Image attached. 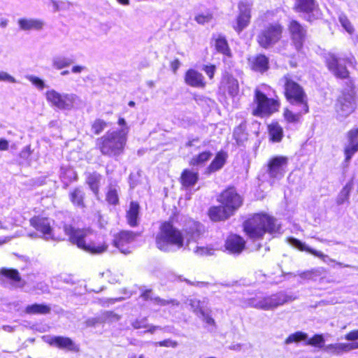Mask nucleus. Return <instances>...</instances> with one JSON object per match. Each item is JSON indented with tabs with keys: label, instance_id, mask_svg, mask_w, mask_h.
<instances>
[{
	"label": "nucleus",
	"instance_id": "nucleus-1",
	"mask_svg": "<svg viewBox=\"0 0 358 358\" xmlns=\"http://www.w3.org/2000/svg\"><path fill=\"white\" fill-rule=\"evenodd\" d=\"M162 239L164 243L158 242V248L164 251H170L171 246L178 249L188 248L191 241H196L201 234L202 226L193 220H188L185 225V236L171 223L166 222L162 226Z\"/></svg>",
	"mask_w": 358,
	"mask_h": 358
},
{
	"label": "nucleus",
	"instance_id": "nucleus-2",
	"mask_svg": "<svg viewBox=\"0 0 358 358\" xmlns=\"http://www.w3.org/2000/svg\"><path fill=\"white\" fill-rule=\"evenodd\" d=\"M64 231L69 242L90 254L100 255L108 250L106 241L89 227L76 228L71 224H65Z\"/></svg>",
	"mask_w": 358,
	"mask_h": 358
},
{
	"label": "nucleus",
	"instance_id": "nucleus-3",
	"mask_svg": "<svg viewBox=\"0 0 358 358\" xmlns=\"http://www.w3.org/2000/svg\"><path fill=\"white\" fill-rule=\"evenodd\" d=\"M128 133L129 127L108 131L96 139L95 149L103 156L117 157L124 152Z\"/></svg>",
	"mask_w": 358,
	"mask_h": 358
},
{
	"label": "nucleus",
	"instance_id": "nucleus-4",
	"mask_svg": "<svg viewBox=\"0 0 358 358\" xmlns=\"http://www.w3.org/2000/svg\"><path fill=\"white\" fill-rule=\"evenodd\" d=\"M244 231L252 239L262 238L266 232L271 234L280 233V224L274 217L267 214L254 215L244 222Z\"/></svg>",
	"mask_w": 358,
	"mask_h": 358
},
{
	"label": "nucleus",
	"instance_id": "nucleus-5",
	"mask_svg": "<svg viewBox=\"0 0 358 358\" xmlns=\"http://www.w3.org/2000/svg\"><path fill=\"white\" fill-rule=\"evenodd\" d=\"M280 83L283 85L287 99L294 107H301L303 113L308 112V99L303 88L289 75L284 76Z\"/></svg>",
	"mask_w": 358,
	"mask_h": 358
},
{
	"label": "nucleus",
	"instance_id": "nucleus-6",
	"mask_svg": "<svg viewBox=\"0 0 358 358\" xmlns=\"http://www.w3.org/2000/svg\"><path fill=\"white\" fill-rule=\"evenodd\" d=\"M280 102L278 99L268 98L261 90L257 88L255 91L251 113L254 116H269L278 110Z\"/></svg>",
	"mask_w": 358,
	"mask_h": 358
},
{
	"label": "nucleus",
	"instance_id": "nucleus-7",
	"mask_svg": "<svg viewBox=\"0 0 358 358\" xmlns=\"http://www.w3.org/2000/svg\"><path fill=\"white\" fill-rule=\"evenodd\" d=\"M283 30V26L278 22L268 23L259 31L257 41L263 48H272L281 40Z\"/></svg>",
	"mask_w": 358,
	"mask_h": 358
},
{
	"label": "nucleus",
	"instance_id": "nucleus-8",
	"mask_svg": "<svg viewBox=\"0 0 358 358\" xmlns=\"http://www.w3.org/2000/svg\"><path fill=\"white\" fill-rule=\"evenodd\" d=\"M294 298L281 292L259 299H252L250 305L255 308L264 310H274L278 306L294 301Z\"/></svg>",
	"mask_w": 358,
	"mask_h": 358
},
{
	"label": "nucleus",
	"instance_id": "nucleus-9",
	"mask_svg": "<svg viewBox=\"0 0 358 358\" xmlns=\"http://www.w3.org/2000/svg\"><path fill=\"white\" fill-rule=\"evenodd\" d=\"M356 102L352 88L343 91L337 99L335 106L336 118L342 120L350 115L355 109Z\"/></svg>",
	"mask_w": 358,
	"mask_h": 358
},
{
	"label": "nucleus",
	"instance_id": "nucleus-10",
	"mask_svg": "<svg viewBox=\"0 0 358 358\" xmlns=\"http://www.w3.org/2000/svg\"><path fill=\"white\" fill-rule=\"evenodd\" d=\"M138 234L130 230H121L116 233L112 241L114 247L120 252L129 255L132 251L133 244L135 242Z\"/></svg>",
	"mask_w": 358,
	"mask_h": 358
},
{
	"label": "nucleus",
	"instance_id": "nucleus-11",
	"mask_svg": "<svg viewBox=\"0 0 358 358\" xmlns=\"http://www.w3.org/2000/svg\"><path fill=\"white\" fill-rule=\"evenodd\" d=\"M345 61L350 66H354L355 59L354 57L350 56L346 58H337L334 55L329 54L327 57V64L329 69L336 76L341 78H345L348 76V71L342 62Z\"/></svg>",
	"mask_w": 358,
	"mask_h": 358
},
{
	"label": "nucleus",
	"instance_id": "nucleus-12",
	"mask_svg": "<svg viewBox=\"0 0 358 358\" xmlns=\"http://www.w3.org/2000/svg\"><path fill=\"white\" fill-rule=\"evenodd\" d=\"M287 29L294 46L297 51H300L306 38V27L300 24L298 21L292 20L289 22Z\"/></svg>",
	"mask_w": 358,
	"mask_h": 358
},
{
	"label": "nucleus",
	"instance_id": "nucleus-13",
	"mask_svg": "<svg viewBox=\"0 0 358 358\" xmlns=\"http://www.w3.org/2000/svg\"><path fill=\"white\" fill-rule=\"evenodd\" d=\"M45 96L48 103L61 110L72 108L75 101L73 95L62 94L54 90H48Z\"/></svg>",
	"mask_w": 358,
	"mask_h": 358
},
{
	"label": "nucleus",
	"instance_id": "nucleus-14",
	"mask_svg": "<svg viewBox=\"0 0 358 358\" xmlns=\"http://www.w3.org/2000/svg\"><path fill=\"white\" fill-rule=\"evenodd\" d=\"M218 201L233 215L241 206L243 201L234 188H229L221 193Z\"/></svg>",
	"mask_w": 358,
	"mask_h": 358
},
{
	"label": "nucleus",
	"instance_id": "nucleus-15",
	"mask_svg": "<svg viewBox=\"0 0 358 358\" xmlns=\"http://www.w3.org/2000/svg\"><path fill=\"white\" fill-rule=\"evenodd\" d=\"M288 165V158L284 156H275L268 162V174L270 178L280 179L286 171Z\"/></svg>",
	"mask_w": 358,
	"mask_h": 358
},
{
	"label": "nucleus",
	"instance_id": "nucleus-16",
	"mask_svg": "<svg viewBox=\"0 0 358 358\" xmlns=\"http://www.w3.org/2000/svg\"><path fill=\"white\" fill-rule=\"evenodd\" d=\"M289 243L293 247L299 249L301 251L308 252L314 256L319 257L322 260L323 262L327 264L328 265H329L331 263H336L337 265L341 267H351L350 265L344 264L341 262H336L335 259L330 258L328 255H324L323 252L309 248L305 243H302L298 239L290 238L289 239Z\"/></svg>",
	"mask_w": 358,
	"mask_h": 358
},
{
	"label": "nucleus",
	"instance_id": "nucleus-17",
	"mask_svg": "<svg viewBox=\"0 0 358 358\" xmlns=\"http://www.w3.org/2000/svg\"><path fill=\"white\" fill-rule=\"evenodd\" d=\"M294 9L297 12L305 13L306 15L305 17L309 22L320 17V13L315 0H296Z\"/></svg>",
	"mask_w": 358,
	"mask_h": 358
},
{
	"label": "nucleus",
	"instance_id": "nucleus-18",
	"mask_svg": "<svg viewBox=\"0 0 358 358\" xmlns=\"http://www.w3.org/2000/svg\"><path fill=\"white\" fill-rule=\"evenodd\" d=\"M252 3L248 1H242L238 3L239 14L236 19V24L234 29L240 33L247 27L251 19Z\"/></svg>",
	"mask_w": 358,
	"mask_h": 358
},
{
	"label": "nucleus",
	"instance_id": "nucleus-19",
	"mask_svg": "<svg viewBox=\"0 0 358 358\" xmlns=\"http://www.w3.org/2000/svg\"><path fill=\"white\" fill-rule=\"evenodd\" d=\"M29 224L43 236L50 237L52 234V227L48 217L34 215L29 219Z\"/></svg>",
	"mask_w": 358,
	"mask_h": 358
},
{
	"label": "nucleus",
	"instance_id": "nucleus-20",
	"mask_svg": "<svg viewBox=\"0 0 358 358\" xmlns=\"http://www.w3.org/2000/svg\"><path fill=\"white\" fill-rule=\"evenodd\" d=\"M358 151V129L350 130L346 135V142L344 145L345 161L348 162Z\"/></svg>",
	"mask_w": 358,
	"mask_h": 358
},
{
	"label": "nucleus",
	"instance_id": "nucleus-21",
	"mask_svg": "<svg viewBox=\"0 0 358 358\" xmlns=\"http://www.w3.org/2000/svg\"><path fill=\"white\" fill-rule=\"evenodd\" d=\"M47 343L50 345L60 350L75 352H78L79 351L78 346L69 337L62 336H52L47 341Z\"/></svg>",
	"mask_w": 358,
	"mask_h": 358
},
{
	"label": "nucleus",
	"instance_id": "nucleus-22",
	"mask_svg": "<svg viewBox=\"0 0 358 358\" xmlns=\"http://www.w3.org/2000/svg\"><path fill=\"white\" fill-rule=\"evenodd\" d=\"M140 204L136 201L129 203L128 209L126 210L125 217L127 224L131 227H136L139 224Z\"/></svg>",
	"mask_w": 358,
	"mask_h": 358
},
{
	"label": "nucleus",
	"instance_id": "nucleus-23",
	"mask_svg": "<svg viewBox=\"0 0 358 358\" xmlns=\"http://www.w3.org/2000/svg\"><path fill=\"white\" fill-rule=\"evenodd\" d=\"M245 242L242 237L230 235L225 242L226 249L231 254H240L245 248Z\"/></svg>",
	"mask_w": 358,
	"mask_h": 358
},
{
	"label": "nucleus",
	"instance_id": "nucleus-24",
	"mask_svg": "<svg viewBox=\"0 0 358 358\" xmlns=\"http://www.w3.org/2000/svg\"><path fill=\"white\" fill-rule=\"evenodd\" d=\"M186 84L194 87H203L206 85L203 76L194 69H189L185 76Z\"/></svg>",
	"mask_w": 358,
	"mask_h": 358
},
{
	"label": "nucleus",
	"instance_id": "nucleus-25",
	"mask_svg": "<svg viewBox=\"0 0 358 358\" xmlns=\"http://www.w3.org/2000/svg\"><path fill=\"white\" fill-rule=\"evenodd\" d=\"M102 176L97 171L89 173L85 178V183L94 195L98 197L100 194L101 180Z\"/></svg>",
	"mask_w": 358,
	"mask_h": 358
},
{
	"label": "nucleus",
	"instance_id": "nucleus-26",
	"mask_svg": "<svg viewBox=\"0 0 358 358\" xmlns=\"http://www.w3.org/2000/svg\"><path fill=\"white\" fill-rule=\"evenodd\" d=\"M0 275L9 280L15 286L22 287L25 285L18 270L16 268H1L0 269Z\"/></svg>",
	"mask_w": 358,
	"mask_h": 358
},
{
	"label": "nucleus",
	"instance_id": "nucleus-27",
	"mask_svg": "<svg viewBox=\"0 0 358 358\" xmlns=\"http://www.w3.org/2000/svg\"><path fill=\"white\" fill-rule=\"evenodd\" d=\"M249 65L253 71L263 73L268 69V59L264 55H258L248 59Z\"/></svg>",
	"mask_w": 358,
	"mask_h": 358
},
{
	"label": "nucleus",
	"instance_id": "nucleus-28",
	"mask_svg": "<svg viewBox=\"0 0 358 358\" xmlns=\"http://www.w3.org/2000/svg\"><path fill=\"white\" fill-rule=\"evenodd\" d=\"M69 197L73 206L80 208H86L85 193L80 187H76L71 190L69 194Z\"/></svg>",
	"mask_w": 358,
	"mask_h": 358
},
{
	"label": "nucleus",
	"instance_id": "nucleus-29",
	"mask_svg": "<svg viewBox=\"0 0 358 358\" xmlns=\"http://www.w3.org/2000/svg\"><path fill=\"white\" fill-rule=\"evenodd\" d=\"M227 154L225 152L220 151L217 153L215 157L207 167L206 173L210 174L221 169L226 163Z\"/></svg>",
	"mask_w": 358,
	"mask_h": 358
},
{
	"label": "nucleus",
	"instance_id": "nucleus-30",
	"mask_svg": "<svg viewBox=\"0 0 358 358\" xmlns=\"http://www.w3.org/2000/svg\"><path fill=\"white\" fill-rule=\"evenodd\" d=\"M208 215L213 221H220L227 219L231 213L221 204L220 206H213L209 209Z\"/></svg>",
	"mask_w": 358,
	"mask_h": 358
},
{
	"label": "nucleus",
	"instance_id": "nucleus-31",
	"mask_svg": "<svg viewBox=\"0 0 358 358\" xmlns=\"http://www.w3.org/2000/svg\"><path fill=\"white\" fill-rule=\"evenodd\" d=\"M18 24L23 30H40L43 27V21L38 19L20 18L18 20Z\"/></svg>",
	"mask_w": 358,
	"mask_h": 358
},
{
	"label": "nucleus",
	"instance_id": "nucleus-32",
	"mask_svg": "<svg viewBox=\"0 0 358 358\" xmlns=\"http://www.w3.org/2000/svg\"><path fill=\"white\" fill-rule=\"evenodd\" d=\"M50 307L44 303H33L24 308L25 313L28 315H46L50 313Z\"/></svg>",
	"mask_w": 358,
	"mask_h": 358
},
{
	"label": "nucleus",
	"instance_id": "nucleus-33",
	"mask_svg": "<svg viewBox=\"0 0 358 358\" xmlns=\"http://www.w3.org/2000/svg\"><path fill=\"white\" fill-rule=\"evenodd\" d=\"M222 85L231 96H235L238 92L239 87L238 80L231 76L227 75L224 77Z\"/></svg>",
	"mask_w": 358,
	"mask_h": 358
},
{
	"label": "nucleus",
	"instance_id": "nucleus-34",
	"mask_svg": "<svg viewBox=\"0 0 358 358\" xmlns=\"http://www.w3.org/2000/svg\"><path fill=\"white\" fill-rule=\"evenodd\" d=\"M198 179V173L189 169H185L181 174V183L185 187L194 185Z\"/></svg>",
	"mask_w": 358,
	"mask_h": 358
},
{
	"label": "nucleus",
	"instance_id": "nucleus-35",
	"mask_svg": "<svg viewBox=\"0 0 358 358\" xmlns=\"http://www.w3.org/2000/svg\"><path fill=\"white\" fill-rule=\"evenodd\" d=\"M187 303L197 315L205 316V310L208 308V302L205 299L199 301L196 299H190Z\"/></svg>",
	"mask_w": 358,
	"mask_h": 358
},
{
	"label": "nucleus",
	"instance_id": "nucleus-36",
	"mask_svg": "<svg viewBox=\"0 0 358 358\" xmlns=\"http://www.w3.org/2000/svg\"><path fill=\"white\" fill-rule=\"evenodd\" d=\"M105 199L110 206H115L119 204L118 189L116 186L109 185L105 194Z\"/></svg>",
	"mask_w": 358,
	"mask_h": 358
},
{
	"label": "nucleus",
	"instance_id": "nucleus-37",
	"mask_svg": "<svg viewBox=\"0 0 358 358\" xmlns=\"http://www.w3.org/2000/svg\"><path fill=\"white\" fill-rule=\"evenodd\" d=\"M270 139L273 142H279L283 136L282 128L278 122H272L268 126Z\"/></svg>",
	"mask_w": 358,
	"mask_h": 358
},
{
	"label": "nucleus",
	"instance_id": "nucleus-38",
	"mask_svg": "<svg viewBox=\"0 0 358 358\" xmlns=\"http://www.w3.org/2000/svg\"><path fill=\"white\" fill-rule=\"evenodd\" d=\"M330 355H340L346 353L345 343H333L325 345L323 350Z\"/></svg>",
	"mask_w": 358,
	"mask_h": 358
},
{
	"label": "nucleus",
	"instance_id": "nucleus-39",
	"mask_svg": "<svg viewBox=\"0 0 358 358\" xmlns=\"http://www.w3.org/2000/svg\"><path fill=\"white\" fill-rule=\"evenodd\" d=\"M297 109L296 112L291 110L289 109H285L284 111V117L287 122L289 123H296L298 122L302 115L306 114V113H303L301 110V107H296Z\"/></svg>",
	"mask_w": 358,
	"mask_h": 358
},
{
	"label": "nucleus",
	"instance_id": "nucleus-40",
	"mask_svg": "<svg viewBox=\"0 0 358 358\" xmlns=\"http://www.w3.org/2000/svg\"><path fill=\"white\" fill-rule=\"evenodd\" d=\"M215 46L217 52L227 56L231 55V51L229 48L227 41L224 36L221 35L217 36V37L215 38Z\"/></svg>",
	"mask_w": 358,
	"mask_h": 358
},
{
	"label": "nucleus",
	"instance_id": "nucleus-41",
	"mask_svg": "<svg viewBox=\"0 0 358 358\" xmlns=\"http://www.w3.org/2000/svg\"><path fill=\"white\" fill-rule=\"evenodd\" d=\"M353 187V183L352 181L348 182L341 190L337 198L336 203L338 205H342L349 199L350 194Z\"/></svg>",
	"mask_w": 358,
	"mask_h": 358
},
{
	"label": "nucleus",
	"instance_id": "nucleus-42",
	"mask_svg": "<svg viewBox=\"0 0 358 358\" xmlns=\"http://www.w3.org/2000/svg\"><path fill=\"white\" fill-rule=\"evenodd\" d=\"M212 155L210 151H204L194 156L190 161V164L192 166H203L211 158Z\"/></svg>",
	"mask_w": 358,
	"mask_h": 358
},
{
	"label": "nucleus",
	"instance_id": "nucleus-43",
	"mask_svg": "<svg viewBox=\"0 0 358 358\" xmlns=\"http://www.w3.org/2000/svg\"><path fill=\"white\" fill-rule=\"evenodd\" d=\"M108 123L100 118L95 119L91 124V130L94 135L100 134L106 127Z\"/></svg>",
	"mask_w": 358,
	"mask_h": 358
},
{
	"label": "nucleus",
	"instance_id": "nucleus-44",
	"mask_svg": "<svg viewBox=\"0 0 358 358\" xmlns=\"http://www.w3.org/2000/svg\"><path fill=\"white\" fill-rule=\"evenodd\" d=\"M324 338L322 334H315L311 338L307 341L306 345L317 347L320 348H324Z\"/></svg>",
	"mask_w": 358,
	"mask_h": 358
},
{
	"label": "nucleus",
	"instance_id": "nucleus-45",
	"mask_svg": "<svg viewBox=\"0 0 358 358\" xmlns=\"http://www.w3.org/2000/svg\"><path fill=\"white\" fill-rule=\"evenodd\" d=\"M308 335L302 331H297L290 334L285 340V344H290L293 342H299L301 341H306Z\"/></svg>",
	"mask_w": 358,
	"mask_h": 358
},
{
	"label": "nucleus",
	"instance_id": "nucleus-46",
	"mask_svg": "<svg viewBox=\"0 0 358 358\" xmlns=\"http://www.w3.org/2000/svg\"><path fill=\"white\" fill-rule=\"evenodd\" d=\"M338 20L341 26L348 34H352L354 32V27L350 21L349 20V19L348 18V17L345 14H340L338 17Z\"/></svg>",
	"mask_w": 358,
	"mask_h": 358
},
{
	"label": "nucleus",
	"instance_id": "nucleus-47",
	"mask_svg": "<svg viewBox=\"0 0 358 358\" xmlns=\"http://www.w3.org/2000/svg\"><path fill=\"white\" fill-rule=\"evenodd\" d=\"M72 60L65 57H57L52 62V66L56 69H62L69 66L72 64Z\"/></svg>",
	"mask_w": 358,
	"mask_h": 358
},
{
	"label": "nucleus",
	"instance_id": "nucleus-48",
	"mask_svg": "<svg viewBox=\"0 0 358 358\" xmlns=\"http://www.w3.org/2000/svg\"><path fill=\"white\" fill-rule=\"evenodd\" d=\"M213 19L212 14L209 13H201L195 16V20L199 23L203 24L209 22Z\"/></svg>",
	"mask_w": 358,
	"mask_h": 358
},
{
	"label": "nucleus",
	"instance_id": "nucleus-49",
	"mask_svg": "<svg viewBox=\"0 0 358 358\" xmlns=\"http://www.w3.org/2000/svg\"><path fill=\"white\" fill-rule=\"evenodd\" d=\"M28 80L39 90H43L45 88V83L40 78L30 76L28 77Z\"/></svg>",
	"mask_w": 358,
	"mask_h": 358
},
{
	"label": "nucleus",
	"instance_id": "nucleus-50",
	"mask_svg": "<svg viewBox=\"0 0 358 358\" xmlns=\"http://www.w3.org/2000/svg\"><path fill=\"white\" fill-rule=\"evenodd\" d=\"M104 321L113 322L118 320L120 317L113 311H106L103 313Z\"/></svg>",
	"mask_w": 358,
	"mask_h": 358
},
{
	"label": "nucleus",
	"instance_id": "nucleus-51",
	"mask_svg": "<svg viewBox=\"0 0 358 358\" xmlns=\"http://www.w3.org/2000/svg\"><path fill=\"white\" fill-rule=\"evenodd\" d=\"M210 249L206 247L196 246L194 248V252L199 256L207 255L210 254Z\"/></svg>",
	"mask_w": 358,
	"mask_h": 358
},
{
	"label": "nucleus",
	"instance_id": "nucleus-52",
	"mask_svg": "<svg viewBox=\"0 0 358 358\" xmlns=\"http://www.w3.org/2000/svg\"><path fill=\"white\" fill-rule=\"evenodd\" d=\"M345 339L348 341H358V329L352 330L345 335Z\"/></svg>",
	"mask_w": 358,
	"mask_h": 358
},
{
	"label": "nucleus",
	"instance_id": "nucleus-53",
	"mask_svg": "<svg viewBox=\"0 0 358 358\" xmlns=\"http://www.w3.org/2000/svg\"><path fill=\"white\" fill-rule=\"evenodd\" d=\"M203 70L205 71L209 78L212 79L215 71V66L214 65H206L203 66Z\"/></svg>",
	"mask_w": 358,
	"mask_h": 358
},
{
	"label": "nucleus",
	"instance_id": "nucleus-54",
	"mask_svg": "<svg viewBox=\"0 0 358 358\" xmlns=\"http://www.w3.org/2000/svg\"><path fill=\"white\" fill-rule=\"evenodd\" d=\"M0 81H8L10 83H14L15 79L13 76L9 75L6 72L1 71L0 72Z\"/></svg>",
	"mask_w": 358,
	"mask_h": 358
},
{
	"label": "nucleus",
	"instance_id": "nucleus-55",
	"mask_svg": "<svg viewBox=\"0 0 358 358\" xmlns=\"http://www.w3.org/2000/svg\"><path fill=\"white\" fill-rule=\"evenodd\" d=\"M158 345L160 346H164V347H171V348H176L178 345L177 342L173 341L170 339L164 340L162 342H158Z\"/></svg>",
	"mask_w": 358,
	"mask_h": 358
},
{
	"label": "nucleus",
	"instance_id": "nucleus-56",
	"mask_svg": "<svg viewBox=\"0 0 358 358\" xmlns=\"http://www.w3.org/2000/svg\"><path fill=\"white\" fill-rule=\"evenodd\" d=\"M346 352L358 349V341H352V343H345Z\"/></svg>",
	"mask_w": 358,
	"mask_h": 358
},
{
	"label": "nucleus",
	"instance_id": "nucleus-57",
	"mask_svg": "<svg viewBox=\"0 0 358 358\" xmlns=\"http://www.w3.org/2000/svg\"><path fill=\"white\" fill-rule=\"evenodd\" d=\"M8 149V141L4 138H0V151L7 150Z\"/></svg>",
	"mask_w": 358,
	"mask_h": 358
},
{
	"label": "nucleus",
	"instance_id": "nucleus-58",
	"mask_svg": "<svg viewBox=\"0 0 358 358\" xmlns=\"http://www.w3.org/2000/svg\"><path fill=\"white\" fill-rule=\"evenodd\" d=\"M202 317L208 324H212L214 323V320L208 315V308L205 310V316H202Z\"/></svg>",
	"mask_w": 358,
	"mask_h": 358
},
{
	"label": "nucleus",
	"instance_id": "nucleus-59",
	"mask_svg": "<svg viewBox=\"0 0 358 358\" xmlns=\"http://www.w3.org/2000/svg\"><path fill=\"white\" fill-rule=\"evenodd\" d=\"M31 155V150L29 146H26L24 149H22L20 153V156H22L25 158H27Z\"/></svg>",
	"mask_w": 358,
	"mask_h": 358
},
{
	"label": "nucleus",
	"instance_id": "nucleus-60",
	"mask_svg": "<svg viewBox=\"0 0 358 358\" xmlns=\"http://www.w3.org/2000/svg\"><path fill=\"white\" fill-rule=\"evenodd\" d=\"M180 62L178 59L173 60L171 64V69L174 73L176 72V71L180 67Z\"/></svg>",
	"mask_w": 358,
	"mask_h": 358
},
{
	"label": "nucleus",
	"instance_id": "nucleus-61",
	"mask_svg": "<svg viewBox=\"0 0 358 358\" xmlns=\"http://www.w3.org/2000/svg\"><path fill=\"white\" fill-rule=\"evenodd\" d=\"M85 69V67L83 66H74L71 69V71L75 73H80L82 71Z\"/></svg>",
	"mask_w": 358,
	"mask_h": 358
},
{
	"label": "nucleus",
	"instance_id": "nucleus-62",
	"mask_svg": "<svg viewBox=\"0 0 358 358\" xmlns=\"http://www.w3.org/2000/svg\"><path fill=\"white\" fill-rule=\"evenodd\" d=\"M86 322L89 326H94L99 322V320L98 318H90L88 319Z\"/></svg>",
	"mask_w": 358,
	"mask_h": 358
},
{
	"label": "nucleus",
	"instance_id": "nucleus-63",
	"mask_svg": "<svg viewBox=\"0 0 358 358\" xmlns=\"http://www.w3.org/2000/svg\"><path fill=\"white\" fill-rule=\"evenodd\" d=\"M117 124L120 126L122 127V128L128 127L127 126H126V121L123 117H119L117 120Z\"/></svg>",
	"mask_w": 358,
	"mask_h": 358
},
{
	"label": "nucleus",
	"instance_id": "nucleus-64",
	"mask_svg": "<svg viewBox=\"0 0 358 358\" xmlns=\"http://www.w3.org/2000/svg\"><path fill=\"white\" fill-rule=\"evenodd\" d=\"M8 24V20L2 18L0 20V27L4 28Z\"/></svg>",
	"mask_w": 358,
	"mask_h": 358
}]
</instances>
